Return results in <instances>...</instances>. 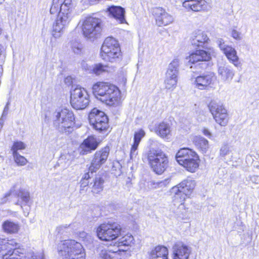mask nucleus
I'll use <instances>...</instances> for the list:
<instances>
[{"mask_svg":"<svg viewBox=\"0 0 259 259\" xmlns=\"http://www.w3.org/2000/svg\"><path fill=\"white\" fill-rule=\"evenodd\" d=\"M74 6L72 0H64L59 2V0H53L50 8L52 14H57L56 22L53 26V31L60 33L67 26L74 16Z\"/></svg>","mask_w":259,"mask_h":259,"instance_id":"nucleus-1","label":"nucleus"},{"mask_svg":"<svg viewBox=\"0 0 259 259\" xmlns=\"http://www.w3.org/2000/svg\"><path fill=\"white\" fill-rule=\"evenodd\" d=\"M95 97L101 102L109 106L118 103L120 91L115 85L105 82H98L92 87Z\"/></svg>","mask_w":259,"mask_h":259,"instance_id":"nucleus-2","label":"nucleus"},{"mask_svg":"<svg viewBox=\"0 0 259 259\" xmlns=\"http://www.w3.org/2000/svg\"><path fill=\"white\" fill-rule=\"evenodd\" d=\"M59 255L66 259H85V253L82 245L74 240H66L59 244Z\"/></svg>","mask_w":259,"mask_h":259,"instance_id":"nucleus-3","label":"nucleus"},{"mask_svg":"<svg viewBox=\"0 0 259 259\" xmlns=\"http://www.w3.org/2000/svg\"><path fill=\"white\" fill-rule=\"evenodd\" d=\"M145 156L151 168L158 175L162 174L168 167V157L161 150L150 148Z\"/></svg>","mask_w":259,"mask_h":259,"instance_id":"nucleus-4","label":"nucleus"},{"mask_svg":"<svg viewBox=\"0 0 259 259\" xmlns=\"http://www.w3.org/2000/svg\"><path fill=\"white\" fill-rule=\"evenodd\" d=\"M73 112L67 108L56 111L53 114L54 125L60 132L69 133L75 123Z\"/></svg>","mask_w":259,"mask_h":259,"instance_id":"nucleus-5","label":"nucleus"},{"mask_svg":"<svg viewBox=\"0 0 259 259\" xmlns=\"http://www.w3.org/2000/svg\"><path fill=\"white\" fill-rule=\"evenodd\" d=\"M195 187L194 180L188 178L178 185L173 187L169 191L172 201L182 204L187 196L190 195Z\"/></svg>","mask_w":259,"mask_h":259,"instance_id":"nucleus-6","label":"nucleus"},{"mask_svg":"<svg viewBox=\"0 0 259 259\" xmlns=\"http://www.w3.org/2000/svg\"><path fill=\"white\" fill-rule=\"evenodd\" d=\"M121 228L117 222H108L101 224L97 229L98 237L103 241H109L116 239L120 234Z\"/></svg>","mask_w":259,"mask_h":259,"instance_id":"nucleus-7","label":"nucleus"},{"mask_svg":"<svg viewBox=\"0 0 259 259\" xmlns=\"http://www.w3.org/2000/svg\"><path fill=\"white\" fill-rule=\"evenodd\" d=\"M18 246L14 240L0 238V259H25L23 253L18 254Z\"/></svg>","mask_w":259,"mask_h":259,"instance_id":"nucleus-8","label":"nucleus"},{"mask_svg":"<svg viewBox=\"0 0 259 259\" xmlns=\"http://www.w3.org/2000/svg\"><path fill=\"white\" fill-rule=\"evenodd\" d=\"M120 50L117 41L112 37H107L101 49V57L105 60L113 62L120 55Z\"/></svg>","mask_w":259,"mask_h":259,"instance_id":"nucleus-9","label":"nucleus"},{"mask_svg":"<svg viewBox=\"0 0 259 259\" xmlns=\"http://www.w3.org/2000/svg\"><path fill=\"white\" fill-rule=\"evenodd\" d=\"M89 103V96L84 88L77 86L71 91L70 103L73 108L76 110L84 109Z\"/></svg>","mask_w":259,"mask_h":259,"instance_id":"nucleus-10","label":"nucleus"},{"mask_svg":"<svg viewBox=\"0 0 259 259\" xmlns=\"http://www.w3.org/2000/svg\"><path fill=\"white\" fill-rule=\"evenodd\" d=\"M101 20L92 17H89L83 20L81 27L83 34L89 38L98 37L101 31Z\"/></svg>","mask_w":259,"mask_h":259,"instance_id":"nucleus-11","label":"nucleus"},{"mask_svg":"<svg viewBox=\"0 0 259 259\" xmlns=\"http://www.w3.org/2000/svg\"><path fill=\"white\" fill-rule=\"evenodd\" d=\"M89 120L93 127L101 132L109 127L108 118L105 113L97 109H93L89 115Z\"/></svg>","mask_w":259,"mask_h":259,"instance_id":"nucleus-12","label":"nucleus"},{"mask_svg":"<svg viewBox=\"0 0 259 259\" xmlns=\"http://www.w3.org/2000/svg\"><path fill=\"white\" fill-rule=\"evenodd\" d=\"M208 107L215 121L221 126H226L228 122V115L222 103L218 100H213Z\"/></svg>","mask_w":259,"mask_h":259,"instance_id":"nucleus-13","label":"nucleus"},{"mask_svg":"<svg viewBox=\"0 0 259 259\" xmlns=\"http://www.w3.org/2000/svg\"><path fill=\"white\" fill-rule=\"evenodd\" d=\"M212 53H213V50L211 48L208 49V51L197 50L189 56V62L194 64H196L195 66L197 68L206 69L208 66L207 62L210 60Z\"/></svg>","mask_w":259,"mask_h":259,"instance_id":"nucleus-14","label":"nucleus"},{"mask_svg":"<svg viewBox=\"0 0 259 259\" xmlns=\"http://www.w3.org/2000/svg\"><path fill=\"white\" fill-rule=\"evenodd\" d=\"M179 62V60L176 58L168 65L164 82L165 88L166 89H173L177 86Z\"/></svg>","mask_w":259,"mask_h":259,"instance_id":"nucleus-15","label":"nucleus"},{"mask_svg":"<svg viewBox=\"0 0 259 259\" xmlns=\"http://www.w3.org/2000/svg\"><path fill=\"white\" fill-rule=\"evenodd\" d=\"M217 45L222 52L225 55L229 62L234 66L238 67L241 65L237 56V51L231 46L226 44L222 38H219L217 40Z\"/></svg>","mask_w":259,"mask_h":259,"instance_id":"nucleus-16","label":"nucleus"},{"mask_svg":"<svg viewBox=\"0 0 259 259\" xmlns=\"http://www.w3.org/2000/svg\"><path fill=\"white\" fill-rule=\"evenodd\" d=\"M109 151V147H106L96 152L89 167V171L91 173L96 172L106 161Z\"/></svg>","mask_w":259,"mask_h":259,"instance_id":"nucleus-17","label":"nucleus"},{"mask_svg":"<svg viewBox=\"0 0 259 259\" xmlns=\"http://www.w3.org/2000/svg\"><path fill=\"white\" fill-rule=\"evenodd\" d=\"M152 14L155 18L157 25L159 26L168 25L174 21L172 15L160 7L153 8Z\"/></svg>","mask_w":259,"mask_h":259,"instance_id":"nucleus-18","label":"nucleus"},{"mask_svg":"<svg viewBox=\"0 0 259 259\" xmlns=\"http://www.w3.org/2000/svg\"><path fill=\"white\" fill-rule=\"evenodd\" d=\"M18 200L16 204L20 205L24 214L27 217L30 210V198L29 192L24 189H20L17 194Z\"/></svg>","mask_w":259,"mask_h":259,"instance_id":"nucleus-19","label":"nucleus"},{"mask_svg":"<svg viewBox=\"0 0 259 259\" xmlns=\"http://www.w3.org/2000/svg\"><path fill=\"white\" fill-rule=\"evenodd\" d=\"M214 74L211 72H206L194 77L193 81L195 87L199 90H205L210 85L214 79Z\"/></svg>","mask_w":259,"mask_h":259,"instance_id":"nucleus-20","label":"nucleus"},{"mask_svg":"<svg viewBox=\"0 0 259 259\" xmlns=\"http://www.w3.org/2000/svg\"><path fill=\"white\" fill-rule=\"evenodd\" d=\"M191 44L196 47L207 48L206 46L210 41L206 33L201 30L194 31L190 38Z\"/></svg>","mask_w":259,"mask_h":259,"instance_id":"nucleus-21","label":"nucleus"},{"mask_svg":"<svg viewBox=\"0 0 259 259\" xmlns=\"http://www.w3.org/2000/svg\"><path fill=\"white\" fill-rule=\"evenodd\" d=\"M99 143L94 136H89L84 139L78 148L80 154L86 155L95 150L98 147Z\"/></svg>","mask_w":259,"mask_h":259,"instance_id":"nucleus-22","label":"nucleus"},{"mask_svg":"<svg viewBox=\"0 0 259 259\" xmlns=\"http://www.w3.org/2000/svg\"><path fill=\"white\" fill-rule=\"evenodd\" d=\"M218 72L221 80L226 83H230L235 75V71L232 67L227 64L219 66Z\"/></svg>","mask_w":259,"mask_h":259,"instance_id":"nucleus-23","label":"nucleus"},{"mask_svg":"<svg viewBox=\"0 0 259 259\" xmlns=\"http://www.w3.org/2000/svg\"><path fill=\"white\" fill-rule=\"evenodd\" d=\"M173 259H188L191 250L187 246L177 242L172 247Z\"/></svg>","mask_w":259,"mask_h":259,"instance_id":"nucleus-24","label":"nucleus"},{"mask_svg":"<svg viewBox=\"0 0 259 259\" xmlns=\"http://www.w3.org/2000/svg\"><path fill=\"white\" fill-rule=\"evenodd\" d=\"M182 5L188 10L195 12L204 11L207 8V3L205 0H185Z\"/></svg>","mask_w":259,"mask_h":259,"instance_id":"nucleus-25","label":"nucleus"},{"mask_svg":"<svg viewBox=\"0 0 259 259\" xmlns=\"http://www.w3.org/2000/svg\"><path fill=\"white\" fill-rule=\"evenodd\" d=\"M196 155L195 152L189 148H181L177 153L176 159L179 164L183 165Z\"/></svg>","mask_w":259,"mask_h":259,"instance_id":"nucleus-26","label":"nucleus"},{"mask_svg":"<svg viewBox=\"0 0 259 259\" xmlns=\"http://www.w3.org/2000/svg\"><path fill=\"white\" fill-rule=\"evenodd\" d=\"M109 14L120 23L125 22V10L120 6H111L107 9Z\"/></svg>","mask_w":259,"mask_h":259,"instance_id":"nucleus-27","label":"nucleus"},{"mask_svg":"<svg viewBox=\"0 0 259 259\" xmlns=\"http://www.w3.org/2000/svg\"><path fill=\"white\" fill-rule=\"evenodd\" d=\"M168 249L161 245L154 247L151 251L149 256L150 259H168Z\"/></svg>","mask_w":259,"mask_h":259,"instance_id":"nucleus-28","label":"nucleus"},{"mask_svg":"<svg viewBox=\"0 0 259 259\" xmlns=\"http://www.w3.org/2000/svg\"><path fill=\"white\" fill-rule=\"evenodd\" d=\"M155 131L161 138L168 139L171 136V127L169 123L162 122L158 125Z\"/></svg>","mask_w":259,"mask_h":259,"instance_id":"nucleus-29","label":"nucleus"},{"mask_svg":"<svg viewBox=\"0 0 259 259\" xmlns=\"http://www.w3.org/2000/svg\"><path fill=\"white\" fill-rule=\"evenodd\" d=\"M134 239L131 234H127L119 239L118 242L119 250L126 251L127 247L134 243Z\"/></svg>","mask_w":259,"mask_h":259,"instance_id":"nucleus-30","label":"nucleus"},{"mask_svg":"<svg viewBox=\"0 0 259 259\" xmlns=\"http://www.w3.org/2000/svg\"><path fill=\"white\" fill-rule=\"evenodd\" d=\"M193 142L196 148L202 153H205L209 148L208 141L202 137L196 136Z\"/></svg>","mask_w":259,"mask_h":259,"instance_id":"nucleus-31","label":"nucleus"},{"mask_svg":"<svg viewBox=\"0 0 259 259\" xmlns=\"http://www.w3.org/2000/svg\"><path fill=\"white\" fill-rule=\"evenodd\" d=\"M199 159L198 156L196 155L194 157L191 158V160L186 162L182 166L188 171L194 172L199 167Z\"/></svg>","mask_w":259,"mask_h":259,"instance_id":"nucleus-32","label":"nucleus"},{"mask_svg":"<svg viewBox=\"0 0 259 259\" xmlns=\"http://www.w3.org/2000/svg\"><path fill=\"white\" fill-rule=\"evenodd\" d=\"M74 224H65L62 225L57 227L56 232L57 235L63 236H68L71 233L73 232Z\"/></svg>","mask_w":259,"mask_h":259,"instance_id":"nucleus-33","label":"nucleus"},{"mask_svg":"<svg viewBox=\"0 0 259 259\" xmlns=\"http://www.w3.org/2000/svg\"><path fill=\"white\" fill-rule=\"evenodd\" d=\"M2 227L5 232L10 234L17 232L19 228L17 223L10 220L5 221L3 224Z\"/></svg>","mask_w":259,"mask_h":259,"instance_id":"nucleus-34","label":"nucleus"},{"mask_svg":"<svg viewBox=\"0 0 259 259\" xmlns=\"http://www.w3.org/2000/svg\"><path fill=\"white\" fill-rule=\"evenodd\" d=\"M104 180L100 176H96L93 181L92 191L95 194H98L103 189Z\"/></svg>","mask_w":259,"mask_h":259,"instance_id":"nucleus-35","label":"nucleus"},{"mask_svg":"<svg viewBox=\"0 0 259 259\" xmlns=\"http://www.w3.org/2000/svg\"><path fill=\"white\" fill-rule=\"evenodd\" d=\"M109 67L101 63L96 64L91 68V72L96 75H100L103 72L108 71Z\"/></svg>","mask_w":259,"mask_h":259,"instance_id":"nucleus-36","label":"nucleus"},{"mask_svg":"<svg viewBox=\"0 0 259 259\" xmlns=\"http://www.w3.org/2000/svg\"><path fill=\"white\" fill-rule=\"evenodd\" d=\"M82 45L78 40H73L71 41V48L73 53L79 55L82 52Z\"/></svg>","mask_w":259,"mask_h":259,"instance_id":"nucleus-37","label":"nucleus"},{"mask_svg":"<svg viewBox=\"0 0 259 259\" xmlns=\"http://www.w3.org/2000/svg\"><path fill=\"white\" fill-rule=\"evenodd\" d=\"M14 161L18 166H24L28 162L25 157L21 155L19 153L12 154Z\"/></svg>","mask_w":259,"mask_h":259,"instance_id":"nucleus-38","label":"nucleus"},{"mask_svg":"<svg viewBox=\"0 0 259 259\" xmlns=\"http://www.w3.org/2000/svg\"><path fill=\"white\" fill-rule=\"evenodd\" d=\"M26 148V145L21 141H16L15 142L12 147L11 151H12V154H15V153H18V150H24Z\"/></svg>","mask_w":259,"mask_h":259,"instance_id":"nucleus-39","label":"nucleus"},{"mask_svg":"<svg viewBox=\"0 0 259 259\" xmlns=\"http://www.w3.org/2000/svg\"><path fill=\"white\" fill-rule=\"evenodd\" d=\"M140 143L134 141V143L132 146L130 153L131 159L136 157L138 154V148Z\"/></svg>","mask_w":259,"mask_h":259,"instance_id":"nucleus-40","label":"nucleus"},{"mask_svg":"<svg viewBox=\"0 0 259 259\" xmlns=\"http://www.w3.org/2000/svg\"><path fill=\"white\" fill-rule=\"evenodd\" d=\"M79 236L83 241L88 243H92L93 242V238L91 235L82 231L79 233Z\"/></svg>","mask_w":259,"mask_h":259,"instance_id":"nucleus-41","label":"nucleus"},{"mask_svg":"<svg viewBox=\"0 0 259 259\" xmlns=\"http://www.w3.org/2000/svg\"><path fill=\"white\" fill-rule=\"evenodd\" d=\"M145 132L143 130H140L138 132L135 133L134 141L140 143L141 139L145 136Z\"/></svg>","mask_w":259,"mask_h":259,"instance_id":"nucleus-42","label":"nucleus"},{"mask_svg":"<svg viewBox=\"0 0 259 259\" xmlns=\"http://www.w3.org/2000/svg\"><path fill=\"white\" fill-rule=\"evenodd\" d=\"M230 152V147L228 144L223 145L220 150V154L221 156L224 157L228 155Z\"/></svg>","mask_w":259,"mask_h":259,"instance_id":"nucleus-43","label":"nucleus"},{"mask_svg":"<svg viewBox=\"0 0 259 259\" xmlns=\"http://www.w3.org/2000/svg\"><path fill=\"white\" fill-rule=\"evenodd\" d=\"M100 256L102 259H111L112 258L111 252L106 250H102L100 253Z\"/></svg>","mask_w":259,"mask_h":259,"instance_id":"nucleus-44","label":"nucleus"},{"mask_svg":"<svg viewBox=\"0 0 259 259\" xmlns=\"http://www.w3.org/2000/svg\"><path fill=\"white\" fill-rule=\"evenodd\" d=\"M232 36L237 40H240L241 39V33L235 29H233L232 31Z\"/></svg>","mask_w":259,"mask_h":259,"instance_id":"nucleus-45","label":"nucleus"},{"mask_svg":"<svg viewBox=\"0 0 259 259\" xmlns=\"http://www.w3.org/2000/svg\"><path fill=\"white\" fill-rule=\"evenodd\" d=\"M89 181L81 179L80 181V190H83L84 188L88 186Z\"/></svg>","mask_w":259,"mask_h":259,"instance_id":"nucleus-46","label":"nucleus"},{"mask_svg":"<svg viewBox=\"0 0 259 259\" xmlns=\"http://www.w3.org/2000/svg\"><path fill=\"white\" fill-rule=\"evenodd\" d=\"M203 134L209 139H211L212 135L209 131L206 128H204L202 131Z\"/></svg>","mask_w":259,"mask_h":259,"instance_id":"nucleus-47","label":"nucleus"},{"mask_svg":"<svg viewBox=\"0 0 259 259\" xmlns=\"http://www.w3.org/2000/svg\"><path fill=\"white\" fill-rule=\"evenodd\" d=\"M44 255L41 253H36L32 255V259H44Z\"/></svg>","mask_w":259,"mask_h":259,"instance_id":"nucleus-48","label":"nucleus"},{"mask_svg":"<svg viewBox=\"0 0 259 259\" xmlns=\"http://www.w3.org/2000/svg\"><path fill=\"white\" fill-rule=\"evenodd\" d=\"M81 66L83 69L89 70L91 72V68H92V67L89 66L84 61L81 63Z\"/></svg>","mask_w":259,"mask_h":259,"instance_id":"nucleus-49","label":"nucleus"},{"mask_svg":"<svg viewBox=\"0 0 259 259\" xmlns=\"http://www.w3.org/2000/svg\"><path fill=\"white\" fill-rule=\"evenodd\" d=\"M169 183V180L168 179H166L163 181L158 182L157 184L159 186V187H162L163 186H165L167 183Z\"/></svg>","mask_w":259,"mask_h":259,"instance_id":"nucleus-50","label":"nucleus"},{"mask_svg":"<svg viewBox=\"0 0 259 259\" xmlns=\"http://www.w3.org/2000/svg\"><path fill=\"white\" fill-rule=\"evenodd\" d=\"M90 178V175L89 172H87L82 177V179L84 180H87L89 181V179Z\"/></svg>","mask_w":259,"mask_h":259,"instance_id":"nucleus-51","label":"nucleus"},{"mask_svg":"<svg viewBox=\"0 0 259 259\" xmlns=\"http://www.w3.org/2000/svg\"><path fill=\"white\" fill-rule=\"evenodd\" d=\"M258 178V177L257 176H253L251 178V181L256 184H257L258 183V182H257V179Z\"/></svg>","mask_w":259,"mask_h":259,"instance_id":"nucleus-52","label":"nucleus"},{"mask_svg":"<svg viewBox=\"0 0 259 259\" xmlns=\"http://www.w3.org/2000/svg\"><path fill=\"white\" fill-rule=\"evenodd\" d=\"M5 51V49L3 47V46L1 45H0V56L2 55V53Z\"/></svg>","mask_w":259,"mask_h":259,"instance_id":"nucleus-53","label":"nucleus"},{"mask_svg":"<svg viewBox=\"0 0 259 259\" xmlns=\"http://www.w3.org/2000/svg\"><path fill=\"white\" fill-rule=\"evenodd\" d=\"M2 70H3V68H2V66H0V74L2 73Z\"/></svg>","mask_w":259,"mask_h":259,"instance_id":"nucleus-54","label":"nucleus"},{"mask_svg":"<svg viewBox=\"0 0 259 259\" xmlns=\"http://www.w3.org/2000/svg\"><path fill=\"white\" fill-rule=\"evenodd\" d=\"M53 35L55 36V37L60 36L59 34V35H56V34H54Z\"/></svg>","mask_w":259,"mask_h":259,"instance_id":"nucleus-55","label":"nucleus"},{"mask_svg":"<svg viewBox=\"0 0 259 259\" xmlns=\"http://www.w3.org/2000/svg\"><path fill=\"white\" fill-rule=\"evenodd\" d=\"M1 33H2V30H1V29H0V34H1Z\"/></svg>","mask_w":259,"mask_h":259,"instance_id":"nucleus-56","label":"nucleus"},{"mask_svg":"<svg viewBox=\"0 0 259 259\" xmlns=\"http://www.w3.org/2000/svg\"><path fill=\"white\" fill-rule=\"evenodd\" d=\"M81 22V21H80L78 24H80Z\"/></svg>","mask_w":259,"mask_h":259,"instance_id":"nucleus-57","label":"nucleus"}]
</instances>
